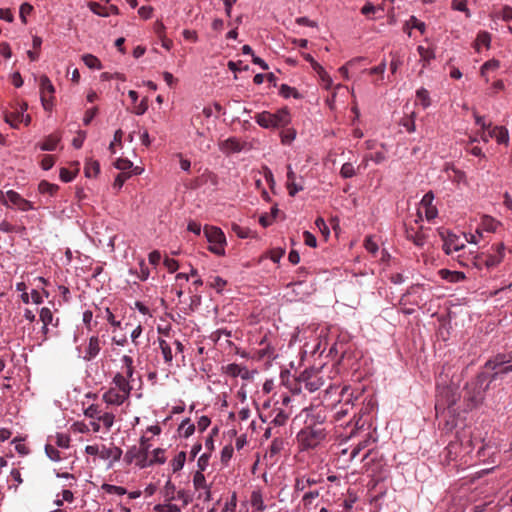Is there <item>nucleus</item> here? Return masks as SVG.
I'll use <instances>...</instances> for the list:
<instances>
[{"instance_id":"60","label":"nucleus","mask_w":512,"mask_h":512,"mask_svg":"<svg viewBox=\"0 0 512 512\" xmlns=\"http://www.w3.org/2000/svg\"><path fill=\"white\" fill-rule=\"evenodd\" d=\"M92 320L93 312L91 310H85L82 315V321L88 331H91L93 328Z\"/></svg>"},{"instance_id":"56","label":"nucleus","mask_w":512,"mask_h":512,"mask_svg":"<svg viewBox=\"0 0 512 512\" xmlns=\"http://www.w3.org/2000/svg\"><path fill=\"white\" fill-rule=\"evenodd\" d=\"M363 245L365 249L373 255L376 254V252L378 251V244L376 241H374L372 236H367L364 240Z\"/></svg>"},{"instance_id":"6","label":"nucleus","mask_w":512,"mask_h":512,"mask_svg":"<svg viewBox=\"0 0 512 512\" xmlns=\"http://www.w3.org/2000/svg\"><path fill=\"white\" fill-rule=\"evenodd\" d=\"M151 448L150 439L142 435L138 446L130 447L125 455L124 460L127 464H135L140 469L148 467L147 456Z\"/></svg>"},{"instance_id":"3","label":"nucleus","mask_w":512,"mask_h":512,"mask_svg":"<svg viewBox=\"0 0 512 512\" xmlns=\"http://www.w3.org/2000/svg\"><path fill=\"white\" fill-rule=\"evenodd\" d=\"M326 436L327 433L321 426L306 425L297 433V447L299 451L313 450L326 439Z\"/></svg>"},{"instance_id":"32","label":"nucleus","mask_w":512,"mask_h":512,"mask_svg":"<svg viewBox=\"0 0 512 512\" xmlns=\"http://www.w3.org/2000/svg\"><path fill=\"white\" fill-rule=\"evenodd\" d=\"M417 51L421 57V61L423 62V67H427L430 64V61L435 58V52L430 46L419 45Z\"/></svg>"},{"instance_id":"54","label":"nucleus","mask_w":512,"mask_h":512,"mask_svg":"<svg viewBox=\"0 0 512 512\" xmlns=\"http://www.w3.org/2000/svg\"><path fill=\"white\" fill-rule=\"evenodd\" d=\"M131 177L130 172H121L119 173L113 183V187L120 190L124 183Z\"/></svg>"},{"instance_id":"7","label":"nucleus","mask_w":512,"mask_h":512,"mask_svg":"<svg viewBox=\"0 0 512 512\" xmlns=\"http://www.w3.org/2000/svg\"><path fill=\"white\" fill-rule=\"evenodd\" d=\"M203 232L209 243V251L218 256L225 255V247L227 242L223 231L219 227L205 225Z\"/></svg>"},{"instance_id":"16","label":"nucleus","mask_w":512,"mask_h":512,"mask_svg":"<svg viewBox=\"0 0 512 512\" xmlns=\"http://www.w3.org/2000/svg\"><path fill=\"white\" fill-rule=\"evenodd\" d=\"M485 258H486V254L484 253H481V254H478V253H473V252H469V254H459L457 256V260L459 262V264L463 267H470V266H473L477 269H482L483 267H486V261H485Z\"/></svg>"},{"instance_id":"5","label":"nucleus","mask_w":512,"mask_h":512,"mask_svg":"<svg viewBox=\"0 0 512 512\" xmlns=\"http://www.w3.org/2000/svg\"><path fill=\"white\" fill-rule=\"evenodd\" d=\"M85 453L90 456L98 457L100 460L107 462V467L112 468L118 462L123 454L120 447L114 444H91L85 447Z\"/></svg>"},{"instance_id":"13","label":"nucleus","mask_w":512,"mask_h":512,"mask_svg":"<svg viewBox=\"0 0 512 512\" xmlns=\"http://www.w3.org/2000/svg\"><path fill=\"white\" fill-rule=\"evenodd\" d=\"M84 415L92 420L101 421L106 431H109L115 422V415L112 412H103L97 404L88 406L84 410Z\"/></svg>"},{"instance_id":"53","label":"nucleus","mask_w":512,"mask_h":512,"mask_svg":"<svg viewBox=\"0 0 512 512\" xmlns=\"http://www.w3.org/2000/svg\"><path fill=\"white\" fill-rule=\"evenodd\" d=\"M45 452L52 461L58 462L62 459L60 452L52 444H46Z\"/></svg>"},{"instance_id":"30","label":"nucleus","mask_w":512,"mask_h":512,"mask_svg":"<svg viewBox=\"0 0 512 512\" xmlns=\"http://www.w3.org/2000/svg\"><path fill=\"white\" fill-rule=\"evenodd\" d=\"M182 505H177L173 501H163L154 505L153 512H182Z\"/></svg>"},{"instance_id":"9","label":"nucleus","mask_w":512,"mask_h":512,"mask_svg":"<svg viewBox=\"0 0 512 512\" xmlns=\"http://www.w3.org/2000/svg\"><path fill=\"white\" fill-rule=\"evenodd\" d=\"M298 382L308 392L313 393L325 385L326 379L320 368L305 369L298 376Z\"/></svg>"},{"instance_id":"52","label":"nucleus","mask_w":512,"mask_h":512,"mask_svg":"<svg viewBox=\"0 0 512 512\" xmlns=\"http://www.w3.org/2000/svg\"><path fill=\"white\" fill-rule=\"evenodd\" d=\"M114 166L121 172H129V170L133 167V163L128 159L118 158L114 162Z\"/></svg>"},{"instance_id":"45","label":"nucleus","mask_w":512,"mask_h":512,"mask_svg":"<svg viewBox=\"0 0 512 512\" xmlns=\"http://www.w3.org/2000/svg\"><path fill=\"white\" fill-rule=\"evenodd\" d=\"M82 60L85 63V65L91 69L99 70L102 68L100 60L92 54L83 55Z\"/></svg>"},{"instance_id":"58","label":"nucleus","mask_w":512,"mask_h":512,"mask_svg":"<svg viewBox=\"0 0 512 512\" xmlns=\"http://www.w3.org/2000/svg\"><path fill=\"white\" fill-rule=\"evenodd\" d=\"M209 285L217 292H221L226 285V281L219 276H214L211 278Z\"/></svg>"},{"instance_id":"63","label":"nucleus","mask_w":512,"mask_h":512,"mask_svg":"<svg viewBox=\"0 0 512 512\" xmlns=\"http://www.w3.org/2000/svg\"><path fill=\"white\" fill-rule=\"evenodd\" d=\"M55 163V158L52 155H44L41 160V167L44 170H49L53 167Z\"/></svg>"},{"instance_id":"57","label":"nucleus","mask_w":512,"mask_h":512,"mask_svg":"<svg viewBox=\"0 0 512 512\" xmlns=\"http://www.w3.org/2000/svg\"><path fill=\"white\" fill-rule=\"evenodd\" d=\"M122 137H123V132L121 129H118L115 131L114 133V137H113V141L110 143L109 145V150L112 154H115L116 153V149H115V146L118 144V145H121L122 143Z\"/></svg>"},{"instance_id":"43","label":"nucleus","mask_w":512,"mask_h":512,"mask_svg":"<svg viewBox=\"0 0 512 512\" xmlns=\"http://www.w3.org/2000/svg\"><path fill=\"white\" fill-rule=\"evenodd\" d=\"M101 489L107 493V494H110V495H118V496H122V495H125L127 494V490L122 487V486H117V485H112V484H107V483H104L102 486H101Z\"/></svg>"},{"instance_id":"17","label":"nucleus","mask_w":512,"mask_h":512,"mask_svg":"<svg viewBox=\"0 0 512 512\" xmlns=\"http://www.w3.org/2000/svg\"><path fill=\"white\" fill-rule=\"evenodd\" d=\"M249 504L251 512H264L266 510L265 496L260 488H256L251 492Z\"/></svg>"},{"instance_id":"1","label":"nucleus","mask_w":512,"mask_h":512,"mask_svg":"<svg viewBox=\"0 0 512 512\" xmlns=\"http://www.w3.org/2000/svg\"><path fill=\"white\" fill-rule=\"evenodd\" d=\"M132 389L131 380L123 373H115L109 388L102 395V400L107 405L121 406L130 398Z\"/></svg>"},{"instance_id":"50","label":"nucleus","mask_w":512,"mask_h":512,"mask_svg":"<svg viewBox=\"0 0 512 512\" xmlns=\"http://www.w3.org/2000/svg\"><path fill=\"white\" fill-rule=\"evenodd\" d=\"M386 69L385 62H381L378 66H375L369 70L371 75H378L379 77L375 79L374 84L378 85L380 80H383V75Z\"/></svg>"},{"instance_id":"33","label":"nucleus","mask_w":512,"mask_h":512,"mask_svg":"<svg viewBox=\"0 0 512 512\" xmlns=\"http://www.w3.org/2000/svg\"><path fill=\"white\" fill-rule=\"evenodd\" d=\"M439 273L443 279L451 283L461 282L466 278L465 274L459 271H450L447 269H442L440 270Z\"/></svg>"},{"instance_id":"19","label":"nucleus","mask_w":512,"mask_h":512,"mask_svg":"<svg viewBox=\"0 0 512 512\" xmlns=\"http://www.w3.org/2000/svg\"><path fill=\"white\" fill-rule=\"evenodd\" d=\"M101 350V340L98 336L93 335L88 339V344L84 350L83 359L91 361L99 354Z\"/></svg>"},{"instance_id":"29","label":"nucleus","mask_w":512,"mask_h":512,"mask_svg":"<svg viewBox=\"0 0 512 512\" xmlns=\"http://www.w3.org/2000/svg\"><path fill=\"white\" fill-rule=\"evenodd\" d=\"M195 425L191 422L189 418L182 420L180 425L178 426L177 432L179 437L189 438L195 432Z\"/></svg>"},{"instance_id":"22","label":"nucleus","mask_w":512,"mask_h":512,"mask_svg":"<svg viewBox=\"0 0 512 512\" xmlns=\"http://www.w3.org/2000/svg\"><path fill=\"white\" fill-rule=\"evenodd\" d=\"M219 148L223 153L231 154V153L240 152L242 149V146L236 138L230 137L228 139L221 141L219 143Z\"/></svg>"},{"instance_id":"40","label":"nucleus","mask_w":512,"mask_h":512,"mask_svg":"<svg viewBox=\"0 0 512 512\" xmlns=\"http://www.w3.org/2000/svg\"><path fill=\"white\" fill-rule=\"evenodd\" d=\"M5 121L11 127L18 128L19 123H21V104L18 109L5 115Z\"/></svg>"},{"instance_id":"47","label":"nucleus","mask_w":512,"mask_h":512,"mask_svg":"<svg viewBox=\"0 0 512 512\" xmlns=\"http://www.w3.org/2000/svg\"><path fill=\"white\" fill-rule=\"evenodd\" d=\"M451 7L455 11L463 12L466 18H469L471 15L467 7V0H452Z\"/></svg>"},{"instance_id":"10","label":"nucleus","mask_w":512,"mask_h":512,"mask_svg":"<svg viewBox=\"0 0 512 512\" xmlns=\"http://www.w3.org/2000/svg\"><path fill=\"white\" fill-rule=\"evenodd\" d=\"M339 425L336 430V442L333 445V450L339 458H343V462L352 461V444L349 443L350 438L352 437V429L347 431H340Z\"/></svg>"},{"instance_id":"24","label":"nucleus","mask_w":512,"mask_h":512,"mask_svg":"<svg viewBox=\"0 0 512 512\" xmlns=\"http://www.w3.org/2000/svg\"><path fill=\"white\" fill-rule=\"evenodd\" d=\"M488 135L490 138H495L499 144H507L509 141V133L504 126L489 128Z\"/></svg>"},{"instance_id":"36","label":"nucleus","mask_w":512,"mask_h":512,"mask_svg":"<svg viewBox=\"0 0 512 512\" xmlns=\"http://www.w3.org/2000/svg\"><path fill=\"white\" fill-rule=\"evenodd\" d=\"M511 358L512 357H510L508 359L505 354H497L495 357H493L492 359H489L485 363V367L489 368V369H492V370H495L499 366H502L505 363H509L511 361Z\"/></svg>"},{"instance_id":"26","label":"nucleus","mask_w":512,"mask_h":512,"mask_svg":"<svg viewBox=\"0 0 512 512\" xmlns=\"http://www.w3.org/2000/svg\"><path fill=\"white\" fill-rule=\"evenodd\" d=\"M91 10L98 15L101 16H109L110 14H116L118 12V8L114 5H102L98 2H92L90 4Z\"/></svg>"},{"instance_id":"48","label":"nucleus","mask_w":512,"mask_h":512,"mask_svg":"<svg viewBox=\"0 0 512 512\" xmlns=\"http://www.w3.org/2000/svg\"><path fill=\"white\" fill-rule=\"evenodd\" d=\"M275 416L272 420V423L276 426H282L286 423L289 415L282 409H275Z\"/></svg>"},{"instance_id":"21","label":"nucleus","mask_w":512,"mask_h":512,"mask_svg":"<svg viewBox=\"0 0 512 512\" xmlns=\"http://www.w3.org/2000/svg\"><path fill=\"white\" fill-rule=\"evenodd\" d=\"M406 238L412 241L416 246L422 247L425 244L426 237L421 229L414 228L412 226L406 227L405 230Z\"/></svg>"},{"instance_id":"61","label":"nucleus","mask_w":512,"mask_h":512,"mask_svg":"<svg viewBox=\"0 0 512 512\" xmlns=\"http://www.w3.org/2000/svg\"><path fill=\"white\" fill-rule=\"evenodd\" d=\"M33 11V6L30 5L29 3H23L21 6H20V11H19V14H20V18L21 20L26 23V17L28 15H30Z\"/></svg>"},{"instance_id":"20","label":"nucleus","mask_w":512,"mask_h":512,"mask_svg":"<svg viewBox=\"0 0 512 512\" xmlns=\"http://www.w3.org/2000/svg\"><path fill=\"white\" fill-rule=\"evenodd\" d=\"M444 172L446 173L447 178L451 182H453L457 185H460V184L467 185L468 184L465 172L457 169L452 164H446L445 168H444Z\"/></svg>"},{"instance_id":"15","label":"nucleus","mask_w":512,"mask_h":512,"mask_svg":"<svg viewBox=\"0 0 512 512\" xmlns=\"http://www.w3.org/2000/svg\"><path fill=\"white\" fill-rule=\"evenodd\" d=\"M55 88L47 76L40 77V98L41 103L46 111H51L53 108Z\"/></svg>"},{"instance_id":"39","label":"nucleus","mask_w":512,"mask_h":512,"mask_svg":"<svg viewBox=\"0 0 512 512\" xmlns=\"http://www.w3.org/2000/svg\"><path fill=\"white\" fill-rule=\"evenodd\" d=\"M500 67V62L496 59H491L486 61L480 69L481 76L485 78V81L488 82L489 79L487 77V73L489 71H495Z\"/></svg>"},{"instance_id":"51","label":"nucleus","mask_w":512,"mask_h":512,"mask_svg":"<svg viewBox=\"0 0 512 512\" xmlns=\"http://www.w3.org/2000/svg\"><path fill=\"white\" fill-rule=\"evenodd\" d=\"M279 93L284 98H290V97L298 98L299 97L297 90L293 87H290L287 84L281 85Z\"/></svg>"},{"instance_id":"27","label":"nucleus","mask_w":512,"mask_h":512,"mask_svg":"<svg viewBox=\"0 0 512 512\" xmlns=\"http://www.w3.org/2000/svg\"><path fill=\"white\" fill-rule=\"evenodd\" d=\"M498 250L500 251L499 255H494L493 253L486 255V268L490 269L495 267L503 260L505 251V246L503 243H498Z\"/></svg>"},{"instance_id":"8","label":"nucleus","mask_w":512,"mask_h":512,"mask_svg":"<svg viewBox=\"0 0 512 512\" xmlns=\"http://www.w3.org/2000/svg\"><path fill=\"white\" fill-rule=\"evenodd\" d=\"M352 393H349L348 388L344 387L341 392V399L340 402L342 404L337 407V410L335 412V421L337 422L336 430L338 429L339 425L342 424L340 427V431H347L351 428L349 427L352 423V418H348L345 420V418L349 415L350 411L352 410Z\"/></svg>"},{"instance_id":"55","label":"nucleus","mask_w":512,"mask_h":512,"mask_svg":"<svg viewBox=\"0 0 512 512\" xmlns=\"http://www.w3.org/2000/svg\"><path fill=\"white\" fill-rule=\"evenodd\" d=\"M55 444L60 448H68L70 445V437L67 434L57 433L55 436Z\"/></svg>"},{"instance_id":"4","label":"nucleus","mask_w":512,"mask_h":512,"mask_svg":"<svg viewBox=\"0 0 512 512\" xmlns=\"http://www.w3.org/2000/svg\"><path fill=\"white\" fill-rule=\"evenodd\" d=\"M254 120L262 128L275 129L287 126L291 122V116L287 108H281L275 113L269 111L257 113Z\"/></svg>"},{"instance_id":"44","label":"nucleus","mask_w":512,"mask_h":512,"mask_svg":"<svg viewBox=\"0 0 512 512\" xmlns=\"http://www.w3.org/2000/svg\"><path fill=\"white\" fill-rule=\"evenodd\" d=\"M59 189V186L48 181H41L38 185V190L42 194L54 195Z\"/></svg>"},{"instance_id":"11","label":"nucleus","mask_w":512,"mask_h":512,"mask_svg":"<svg viewBox=\"0 0 512 512\" xmlns=\"http://www.w3.org/2000/svg\"><path fill=\"white\" fill-rule=\"evenodd\" d=\"M0 202L8 208H17L23 212L35 209L31 201L23 198L14 190H8L6 192L0 190Z\"/></svg>"},{"instance_id":"37","label":"nucleus","mask_w":512,"mask_h":512,"mask_svg":"<svg viewBox=\"0 0 512 512\" xmlns=\"http://www.w3.org/2000/svg\"><path fill=\"white\" fill-rule=\"evenodd\" d=\"M416 101L424 109L428 108L431 105V99L428 90L423 87L418 89L416 91Z\"/></svg>"},{"instance_id":"62","label":"nucleus","mask_w":512,"mask_h":512,"mask_svg":"<svg viewBox=\"0 0 512 512\" xmlns=\"http://www.w3.org/2000/svg\"><path fill=\"white\" fill-rule=\"evenodd\" d=\"M286 186L290 196H295L298 192L303 190V186L296 183V180L293 182H286Z\"/></svg>"},{"instance_id":"34","label":"nucleus","mask_w":512,"mask_h":512,"mask_svg":"<svg viewBox=\"0 0 512 512\" xmlns=\"http://www.w3.org/2000/svg\"><path fill=\"white\" fill-rule=\"evenodd\" d=\"M186 452L180 451L178 452L173 459L170 461V467L173 473L179 472L183 469L186 462Z\"/></svg>"},{"instance_id":"31","label":"nucleus","mask_w":512,"mask_h":512,"mask_svg":"<svg viewBox=\"0 0 512 512\" xmlns=\"http://www.w3.org/2000/svg\"><path fill=\"white\" fill-rule=\"evenodd\" d=\"M148 467L156 464H164L166 462L165 450L162 448H156L152 451L151 456H147Z\"/></svg>"},{"instance_id":"12","label":"nucleus","mask_w":512,"mask_h":512,"mask_svg":"<svg viewBox=\"0 0 512 512\" xmlns=\"http://www.w3.org/2000/svg\"><path fill=\"white\" fill-rule=\"evenodd\" d=\"M162 494L163 501L169 502L179 500L182 502L183 507H186L192 501V497L189 492L185 489L177 490L175 484L170 479L165 483L162 489Z\"/></svg>"},{"instance_id":"18","label":"nucleus","mask_w":512,"mask_h":512,"mask_svg":"<svg viewBox=\"0 0 512 512\" xmlns=\"http://www.w3.org/2000/svg\"><path fill=\"white\" fill-rule=\"evenodd\" d=\"M223 369L225 374L233 378L240 377L243 380H249L253 376V373L249 371L245 366H241L236 363L228 364Z\"/></svg>"},{"instance_id":"35","label":"nucleus","mask_w":512,"mask_h":512,"mask_svg":"<svg viewBox=\"0 0 512 512\" xmlns=\"http://www.w3.org/2000/svg\"><path fill=\"white\" fill-rule=\"evenodd\" d=\"M40 320L45 325H51L53 327H56L58 325V319H54L53 312L48 307H43L40 310Z\"/></svg>"},{"instance_id":"28","label":"nucleus","mask_w":512,"mask_h":512,"mask_svg":"<svg viewBox=\"0 0 512 512\" xmlns=\"http://www.w3.org/2000/svg\"><path fill=\"white\" fill-rule=\"evenodd\" d=\"M59 142L60 136L57 134H51L47 136L41 143H39L38 147L42 151H54L56 150Z\"/></svg>"},{"instance_id":"46","label":"nucleus","mask_w":512,"mask_h":512,"mask_svg":"<svg viewBox=\"0 0 512 512\" xmlns=\"http://www.w3.org/2000/svg\"><path fill=\"white\" fill-rule=\"evenodd\" d=\"M193 486H194L195 490L206 489V486H208V484L206 482L204 472H201V471L195 472V474L193 476Z\"/></svg>"},{"instance_id":"49","label":"nucleus","mask_w":512,"mask_h":512,"mask_svg":"<svg viewBox=\"0 0 512 512\" xmlns=\"http://www.w3.org/2000/svg\"><path fill=\"white\" fill-rule=\"evenodd\" d=\"M84 171L87 177L96 176L100 172V165L97 161H89L86 163Z\"/></svg>"},{"instance_id":"42","label":"nucleus","mask_w":512,"mask_h":512,"mask_svg":"<svg viewBox=\"0 0 512 512\" xmlns=\"http://www.w3.org/2000/svg\"><path fill=\"white\" fill-rule=\"evenodd\" d=\"M495 16L498 19L501 18L503 21L507 22L508 23L507 29L509 30V32H512V25L510 24V22H512V8L511 7H509V6L503 7L500 12L495 14Z\"/></svg>"},{"instance_id":"64","label":"nucleus","mask_w":512,"mask_h":512,"mask_svg":"<svg viewBox=\"0 0 512 512\" xmlns=\"http://www.w3.org/2000/svg\"><path fill=\"white\" fill-rule=\"evenodd\" d=\"M72 429H73V431L78 432V433H88V432H90L89 425L84 423V422H82V421L75 422L72 425Z\"/></svg>"},{"instance_id":"59","label":"nucleus","mask_w":512,"mask_h":512,"mask_svg":"<svg viewBox=\"0 0 512 512\" xmlns=\"http://www.w3.org/2000/svg\"><path fill=\"white\" fill-rule=\"evenodd\" d=\"M209 461H210V455L207 454V453H203L199 458H198V461H197V471H201V472H204L207 467L209 466Z\"/></svg>"},{"instance_id":"14","label":"nucleus","mask_w":512,"mask_h":512,"mask_svg":"<svg viewBox=\"0 0 512 512\" xmlns=\"http://www.w3.org/2000/svg\"><path fill=\"white\" fill-rule=\"evenodd\" d=\"M439 235L443 241L442 250L446 255H452L454 252H460L465 248L464 242L460 237L450 231H440Z\"/></svg>"},{"instance_id":"41","label":"nucleus","mask_w":512,"mask_h":512,"mask_svg":"<svg viewBox=\"0 0 512 512\" xmlns=\"http://www.w3.org/2000/svg\"><path fill=\"white\" fill-rule=\"evenodd\" d=\"M285 440L282 439V438H275L273 439L270 447H269V450H268V453L270 455V457H274L276 455H278L285 447Z\"/></svg>"},{"instance_id":"23","label":"nucleus","mask_w":512,"mask_h":512,"mask_svg":"<svg viewBox=\"0 0 512 512\" xmlns=\"http://www.w3.org/2000/svg\"><path fill=\"white\" fill-rule=\"evenodd\" d=\"M134 360L129 355H123L120 359V369L118 373H123L124 376L127 377V379L133 381V375L135 372L134 366H133Z\"/></svg>"},{"instance_id":"38","label":"nucleus","mask_w":512,"mask_h":512,"mask_svg":"<svg viewBox=\"0 0 512 512\" xmlns=\"http://www.w3.org/2000/svg\"><path fill=\"white\" fill-rule=\"evenodd\" d=\"M490 43V34H477V38L474 41V48L477 52H481L482 48L488 49Z\"/></svg>"},{"instance_id":"25","label":"nucleus","mask_w":512,"mask_h":512,"mask_svg":"<svg viewBox=\"0 0 512 512\" xmlns=\"http://www.w3.org/2000/svg\"><path fill=\"white\" fill-rule=\"evenodd\" d=\"M158 344H159V349L163 356L164 362L170 366L172 364V361L174 358L171 342H168L167 340H165L163 338H159Z\"/></svg>"},{"instance_id":"2","label":"nucleus","mask_w":512,"mask_h":512,"mask_svg":"<svg viewBox=\"0 0 512 512\" xmlns=\"http://www.w3.org/2000/svg\"><path fill=\"white\" fill-rule=\"evenodd\" d=\"M487 379L486 373H479L465 385L463 398L469 408L472 409L482 404L485 393L489 389V383H486Z\"/></svg>"}]
</instances>
